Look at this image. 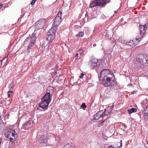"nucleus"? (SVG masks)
I'll return each instance as SVG.
<instances>
[{
    "label": "nucleus",
    "mask_w": 148,
    "mask_h": 148,
    "mask_svg": "<svg viewBox=\"0 0 148 148\" xmlns=\"http://www.w3.org/2000/svg\"><path fill=\"white\" fill-rule=\"evenodd\" d=\"M112 108L111 107H108L106 109H105L104 111V115H109L111 112Z\"/></svg>",
    "instance_id": "18"
},
{
    "label": "nucleus",
    "mask_w": 148,
    "mask_h": 148,
    "mask_svg": "<svg viewBox=\"0 0 148 148\" xmlns=\"http://www.w3.org/2000/svg\"><path fill=\"white\" fill-rule=\"evenodd\" d=\"M48 139V135H43L40 137L39 141L41 143L46 144L47 142Z\"/></svg>",
    "instance_id": "13"
},
{
    "label": "nucleus",
    "mask_w": 148,
    "mask_h": 148,
    "mask_svg": "<svg viewBox=\"0 0 148 148\" xmlns=\"http://www.w3.org/2000/svg\"><path fill=\"white\" fill-rule=\"evenodd\" d=\"M7 140L10 141V144L12 143V141L13 140H16V138L17 137L16 133L15 131L12 129L10 130L7 132Z\"/></svg>",
    "instance_id": "6"
},
{
    "label": "nucleus",
    "mask_w": 148,
    "mask_h": 148,
    "mask_svg": "<svg viewBox=\"0 0 148 148\" xmlns=\"http://www.w3.org/2000/svg\"><path fill=\"white\" fill-rule=\"evenodd\" d=\"M3 6V4L0 3V9Z\"/></svg>",
    "instance_id": "36"
},
{
    "label": "nucleus",
    "mask_w": 148,
    "mask_h": 148,
    "mask_svg": "<svg viewBox=\"0 0 148 148\" xmlns=\"http://www.w3.org/2000/svg\"><path fill=\"white\" fill-rule=\"evenodd\" d=\"M127 44L131 47L134 46V44L133 42V40L129 41V42L127 43Z\"/></svg>",
    "instance_id": "22"
},
{
    "label": "nucleus",
    "mask_w": 148,
    "mask_h": 148,
    "mask_svg": "<svg viewBox=\"0 0 148 148\" xmlns=\"http://www.w3.org/2000/svg\"><path fill=\"white\" fill-rule=\"evenodd\" d=\"M84 73H82L81 74V75L80 76V78L81 79L82 78H83V76H84Z\"/></svg>",
    "instance_id": "32"
},
{
    "label": "nucleus",
    "mask_w": 148,
    "mask_h": 148,
    "mask_svg": "<svg viewBox=\"0 0 148 148\" xmlns=\"http://www.w3.org/2000/svg\"><path fill=\"white\" fill-rule=\"evenodd\" d=\"M45 19H39L35 23V25L36 27L40 29L42 28L44 26V23Z\"/></svg>",
    "instance_id": "12"
},
{
    "label": "nucleus",
    "mask_w": 148,
    "mask_h": 148,
    "mask_svg": "<svg viewBox=\"0 0 148 148\" xmlns=\"http://www.w3.org/2000/svg\"><path fill=\"white\" fill-rule=\"evenodd\" d=\"M113 73L111 72L110 70L107 69H103L102 71H101L100 73V80H104L107 77H114Z\"/></svg>",
    "instance_id": "4"
},
{
    "label": "nucleus",
    "mask_w": 148,
    "mask_h": 148,
    "mask_svg": "<svg viewBox=\"0 0 148 148\" xmlns=\"http://www.w3.org/2000/svg\"><path fill=\"white\" fill-rule=\"evenodd\" d=\"M13 92L12 91H9L7 93V95L8 97H11L13 95Z\"/></svg>",
    "instance_id": "26"
},
{
    "label": "nucleus",
    "mask_w": 148,
    "mask_h": 148,
    "mask_svg": "<svg viewBox=\"0 0 148 148\" xmlns=\"http://www.w3.org/2000/svg\"><path fill=\"white\" fill-rule=\"evenodd\" d=\"M12 84H11L10 85V87L11 86Z\"/></svg>",
    "instance_id": "44"
},
{
    "label": "nucleus",
    "mask_w": 148,
    "mask_h": 148,
    "mask_svg": "<svg viewBox=\"0 0 148 148\" xmlns=\"http://www.w3.org/2000/svg\"><path fill=\"white\" fill-rule=\"evenodd\" d=\"M37 34V31H35L31 37H28L27 38L24 42V43H27V42H32L35 43L36 39Z\"/></svg>",
    "instance_id": "9"
},
{
    "label": "nucleus",
    "mask_w": 148,
    "mask_h": 148,
    "mask_svg": "<svg viewBox=\"0 0 148 148\" xmlns=\"http://www.w3.org/2000/svg\"><path fill=\"white\" fill-rule=\"evenodd\" d=\"M146 99H147V100H148V99H147V98H146Z\"/></svg>",
    "instance_id": "46"
},
{
    "label": "nucleus",
    "mask_w": 148,
    "mask_h": 148,
    "mask_svg": "<svg viewBox=\"0 0 148 148\" xmlns=\"http://www.w3.org/2000/svg\"><path fill=\"white\" fill-rule=\"evenodd\" d=\"M105 122V121H103L102 122H101L98 125L99 127H101L102 125H103L104 124V123Z\"/></svg>",
    "instance_id": "29"
},
{
    "label": "nucleus",
    "mask_w": 148,
    "mask_h": 148,
    "mask_svg": "<svg viewBox=\"0 0 148 148\" xmlns=\"http://www.w3.org/2000/svg\"><path fill=\"white\" fill-rule=\"evenodd\" d=\"M108 148H114V147H113L112 146L110 145V146L108 147Z\"/></svg>",
    "instance_id": "37"
},
{
    "label": "nucleus",
    "mask_w": 148,
    "mask_h": 148,
    "mask_svg": "<svg viewBox=\"0 0 148 148\" xmlns=\"http://www.w3.org/2000/svg\"><path fill=\"white\" fill-rule=\"evenodd\" d=\"M24 44H29L27 48V50L28 51H30L34 46V43L32 42H27V43Z\"/></svg>",
    "instance_id": "17"
},
{
    "label": "nucleus",
    "mask_w": 148,
    "mask_h": 148,
    "mask_svg": "<svg viewBox=\"0 0 148 148\" xmlns=\"http://www.w3.org/2000/svg\"><path fill=\"white\" fill-rule=\"evenodd\" d=\"M41 102L39 104L40 107L45 110L48 109V105L50 102L46 101L45 100L41 99Z\"/></svg>",
    "instance_id": "11"
},
{
    "label": "nucleus",
    "mask_w": 148,
    "mask_h": 148,
    "mask_svg": "<svg viewBox=\"0 0 148 148\" xmlns=\"http://www.w3.org/2000/svg\"><path fill=\"white\" fill-rule=\"evenodd\" d=\"M103 116V112L102 111L98 112L94 116V119L95 120H98Z\"/></svg>",
    "instance_id": "15"
},
{
    "label": "nucleus",
    "mask_w": 148,
    "mask_h": 148,
    "mask_svg": "<svg viewBox=\"0 0 148 148\" xmlns=\"http://www.w3.org/2000/svg\"><path fill=\"white\" fill-rule=\"evenodd\" d=\"M62 21V19H54V22L52 25L53 26L51 29L53 30L56 31L57 30V27L60 24Z\"/></svg>",
    "instance_id": "10"
},
{
    "label": "nucleus",
    "mask_w": 148,
    "mask_h": 148,
    "mask_svg": "<svg viewBox=\"0 0 148 148\" xmlns=\"http://www.w3.org/2000/svg\"><path fill=\"white\" fill-rule=\"evenodd\" d=\"M107 78L103 80H101L100 81V83L105 87L112 86L115 84L114 76Z\"/></svg>",
    "instance_id": "3"
},
{
    "label": "nucleus",
    "mask_w": 148,
    "mask_h": 148,
    "mask_svg": "<svg viewBox=\"0 0 148 148\" xmlns=\"http://www.w3.org/2000/svg\"><path fill=\"white\" fill-rule=\"evenodd\" d=\"M83 53V51L82 49H80L79 50V53L80 55H81Z\"/></svg>",
    "instance_id": "31"
},
{
    "label": "nucleus",
    "mask_w": 148,
    "mask_h": 148,
    "mask_svg": "<svg viewBox=\"0 0 148 148\" xmlns=\"http://www.w3.org/2000/svg\"><path fill=\"white\" fill-rule=\"evenodd\" d=\"M135 14H136L137 13V12H135Z\"/></svg>",
    "instance_id": "45"
},
{
    "label": "nucleus",
    "mask_w": 148,
    "mask_h": 148,
    "mask_svg": "<svg viewBox=\"0 0 148 148\" xmlns=\"http://www.w3.org/2000/svg\"><path fill=\"white\" fill-rule=\"evenodd\" d=\"M106 1V4H107L108 3H109L110 2V0H105Z\"/></svg>",
    "instance_id": "35"
},
{
    "label": "nucleus",
    "mask_w": 148,
    "mask_h": 148,
    "mask_svg": "<svg viewBox=\"0 0 148 148\" xmlns=\"http://www.w3.org/2000/svg\"><path fill=\"white\" fill-rule=\"evenodd\" d=\"M96 6H98L97 0L93 1L90 4L89 7L92 8Z\"/></svg>",
    "instance_id": "20"
},
{
    "label": "nucleus",
    "mask_w": 148,
    "mask_h": 148,
    "mask_svg": "<svg viewBox=\"0 0 148 148\" xmlns=\"http://www.w3.org/2000/svg\"><path fill=\"white\" fill-rule=\"evenodd\" d=\"M39 135H37V137L38 138L39 137Z\"/></svg>",
    "instance_id": "43"
},
{
    "label": "nucleus",
    "mask_w": 148,
    "mask_h": 148,
    "mask_svg": "<svg viewBox=\"0 0 148 148\" xmlns=\"http://www.w3.org/2000/svg\"><path fill=\"white\" fill-rule=\"evenodd\" d=\"M140 33L138 36H137L136 38L133 40L134 46L138 45L142 38L146 34V29L148 27V24H146L143 25H140Z\"/></svg>",
    "instance_id": "1"
},
{
    "label": "nucleus",
    "mask_w": 148,
    "mask_h": 148,
    "mask_svg": "<svg viewBox=\"0 0 148 148\" xmlns=\"http://www.w3.org/2000/svg\"><path fill=\"white\" fill-rule=\"evenodd\" d=\"M120 142H118L117 143V147L119 148L120 147H121L122 145V140H121Z\"/></svg>",
    "instance_id": "27"
},
{
    "label": "nucleus",
    "mask_w": 148,
    "mask_h": 148,
    "mask_svg": "<svg viewBox=\"0 0 148 148\" xmlns=\"http://www.w3.org/2000/svg\"><path fill=\"white\" fill-rule=\"evenodd\" d=\"M32 124V123L31 121H26L23 124L22 127L25 130L28 129L31 127Z\"/></svg>",
    "instance_id": "14"
},
{
    "label": "nucleus",
    "mask_w": 148,
    "mask_h": 148,
    "mask_svg": "<svg viewBox=\"0 0 148 148\" xmlns=\"http://www.w3.org/2000/svg\"><path fill=\"white\" fill-rule=\"evenodd\" d=\"M128 111L130 114L134 112H136L137 111V109L135 108H132L130 110H128Z\"/></svg>",
    "instance_id": "21"
},
{
    "label": "nucleus",
    "mask_w": 148,
    "mask_h": 148,
    "mask_svg": "<svg viewBox=\"0 0 148 148\" xmlns=\"http://www.w3.org/2000/svg\"><path fill=\"white\" fill-rule=\"evenodd\" d=\"M14 147V145H10H10H9V148H13Z\"/></svg>",
    "instance_id": "34"
},
{
    "label": "nucleus",
    "mask_w": 148,
    "mask_h": 148,
    "mask_svg": "<svg viewBox=\"0 0 148 148\" xmlns=\"http://www.w3.org/2000/svg\"><path fill=\"white\" fill-rule=\"evenodd\" d=\"M81 107L83 109H85L86 107L85 103H83L81 106Z\"/></svg>",
    "instance_id": "28"
},
{
    "label": "nucleus",
    "mask_w": 148,
    "mask_h": 148,
    "mask_svg": "<svg viewBox=\"0 0 148 148\" xmlns=\"http://www.w3.org/2000/svg\"><path fill=\"white\" fill-rule=\"evenodd\" d=\"M89 63L92 66L96 68L95 70L98 72L99 70H101L102 66V62L98 61L97 59L94 58H92L90 59Z\"/></svg>",
    "instance_id": "5"
},
{
    "label": "nucleus",
    "mask_w": 148,
    "mask_h": 148,
    "mask_svg": "<svg viewBox=\"0 0 148 148\" xmlns=\"http://www.w3.org/2000/svg\"><path fill=\"white\" fill-rule=\"evenodd\" d=\"M53 87L51 86L49 87L47 90L46 93L41 99L50 102L51 101L50 92L51 93H53Z\"/></svg>",
    "instance_id": "7"
},
{
    "label": "nucleus",
    "mask_w": 148,
    "mask_h": 148,
    "mask_svg": "<svg viewBox=\"0 0 148 148\" xmlns=\"http://www.w3.org/2000/svg\"><path fill=\"white\" fill-rule=\"evenodd\" d=\"M98 6L103 7L106 5V1L105 0H97Z\"/></svg>",
    "instance_id": "16"
},
{
    "label": "nucleus",
    "mask_w": 148,
    "mask_h": 148,
    "mask_svg": "<svg viewBox=\"0 0 148 148\" xmlns=\"http://www.w3.org/2000/svg\"><path fill=\"white\" fill-rule=\"evenodd\" d=\"M135 63L140 66L141 68L148 66V57L145 55L140 56L135 60Z\"/></svg>",
    "instance_id": "2"
},
{
    "label": "nucleus",
    "mask_w": 148,
    "mask_h": 148,
    "mask_svg": "<svg viewBox=\"0 0 148 148\" xmlns=\"http://www.w3.org/2000/svg\"><path fill=\"white\" fill-rule=\"evenodd\" d=\"M5 59H6V61L7 60V58H4V59H3L2 60V62H3V61H4Z\"/></svg>",
    "instance_id": "38"
},
{
    "label": "nucleus",
    "mask_w": 148,
    "mask_h": 148,
    "mask_svg": "<svg viewBox=\"0 0 148 148\" xmlns=\"http://www.w3.org/2000/svg\"><path fill=\"white\" fill-rule=\"evenodd\" d=\"M146 107L147 110H148V104L147 105Z\"/></svg>",
    "instance_id": "40"
},
{
    "label": "nucleus",
    "mask_w": 148,
    "mask_h": 148,
    "mask_svg": "<svg viewBox=\"0 0 148 148\" xmlns=\"http://www.w3.org/2000/svg\"><path fill=\"white\" fill-rule=\"evenodd\" d=\"M103 16H104V17H102L103 18H106V16H104V15H103Z\"/></svg>",
    "instance_id": "41"
},
{
    "label": "nucleus",
    "mask_w": 148,
    "mask_h": 148,
    "mask_svg": "<svg viewBox=\"0 0 148 148\" xmlns=\"http://www.w3.org/2000/svg\"><path fill=\"white\" fill-rule=\"evenodd\" d=\"M53 137V140H55V141L52 145L53 146H54L55 145H57L58 143V141L60 140V138L58 137H55V135H52Z\"/></svg>",
    "instance_id": "19"
},
{
    "label": "nucleus",
    "mask_w": 148,
    "mask_h": 148,
    "mask_svg": "<svg viewBox=\"0 0 148 148\" xmlns=\"http://www.w3.org/2000/svg\"><path fill=\"white\" fill-rule=\"evenodd\" d=\"M36 1V0H32V1L31 2V4L32 5H34Z\"/></svg>",
    "instance_id": "30"
},
{
    "label": "nucleus",
    "mask_w": 148,
    "mask_h": 148,
    "mask_svg": "<svg viewBox=\"0 0 148 148\" xmlns=\"http://www.w3.org/2000/svg\"><path fill=\"white\" fill-rule=\"evenodd\" d=\"M84 34L83 32H79V33L76 35V36L77 37H80L83 36Z\"/></svg>",
    "instance_id": "25"
},
{
    "label": "nucleus",
    "mask_w": 148,
    "mask_h": 148,
    "mask_svg": "<svg viewBox=\"0 0 148 148\" xmlns=\"http://www.w3.org/2000/svg\"><path fill=\"white\" fill-rule=\"evenodd\" d=\"M62 13V12L60 11L55 18H57L58 17L59 18H62V17H61Z\"/></svg>",
    "instance_id": "23"
},
{
    "label": "nucleus",
    "mask_w": 148,
    "mask_h": 148,
    "mask_svg": "<svg viewBox=\"0 0 148 148\" xmlns=\"http://www.w3.org/2000/svg\"><path fill=\"white\" fill-rule=\"evenodd\" d=\"M113 106H114V105H113L112 106H110V107H111L112 108H113Z\"/></svg>",
    "instance_id": "42"
},
{
    "label": "nucleus",
    "mask_w": 148,
    "mask_h": 148,
    "mask_svg": "<svg viewBox=\"0 0 148 148\" xmlns=\"http://www.w3.org/2000/svg\"><path fill=\"white\" fill-rule=\"evenodd\" d=\"M78 55H79V54H78V53L76 54L75 56V59H77V58H78Z\"/></svg>",
    "instance_id": "33"
},
{
    "label": "nucleus",
    "mask_w": 148,
    "mask_h": 148,
    "mask_svg": "<svg viewBox=\"0 0 148 148\" xmlns=\"http://www.w3.org/2000/svg\"><path fill=\"white\" fill-rule=\"evenodd\" d=\"M93 46L94 47H95L96 46V45L95 44H93Z\"/></svg>",
    "instance_id": "39"
},
{
    "label": "nucleus",
    "mask_w": 148,
    "mask_h": 148,
    "mask_svg": "<svg viewBox=\"0 0 148 148\" xmlns=\"http://www.w3.org/2000/svg\"><path fill=\"white\" fill-rule=\"evenodd\" d=\"M56 31L53 30L52 29H50L48 32L46 36L47 40L49 42H51L54 38L55 37Z\"/></svg>",
    "instance_id": "8"
},
{
    "label": "nucleus",
    "mask_w": 148,
    "mask_h": 148,
    "mask_svg": "<svg viewBox=\"0 0 148 148\" xmlns=\"http://www.w3.org/2000/svg\"><path fill=\"white\" fill-rule=\"evenodd\" d=\"M64 148H74L73 146L69 144H67L66 145Z\"/></svg>",
    "instance_id": "24"
}]
</instances>
